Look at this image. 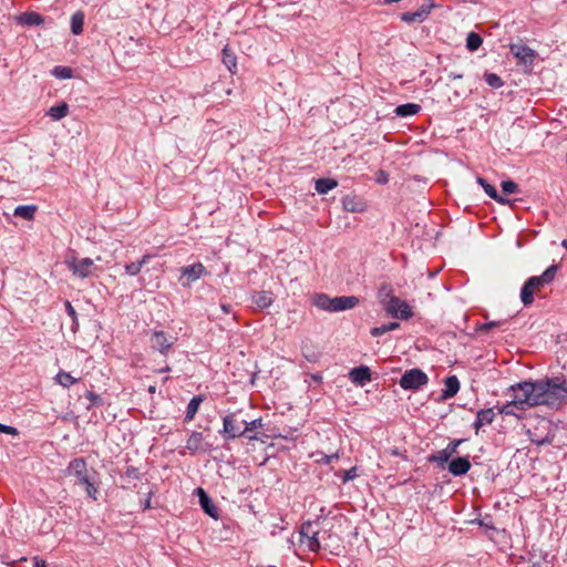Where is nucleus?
<instances>
[{
	"mask_svg": "<svg viewBox=\"0 0 567 567\" xmlns=\"http://www.w3.org/2000/svg\"><path fill=\"white\" fill-rule=\"evenodd\" d=\"M528 395L529 406H559L567 400L565 380L559 378L544 379L536 382L524 381L523 388Z\"/></svg>",
	"mask_w": 567,
	"mask_h": 567,
	"instance_id": "obj_1",
	"label": "nucleus"
},
{
	"mask_svg": "<svg viewBox=\"0 0 567 567\" xmlns=\"http://www.w3.org/2000/svg\"><path fill=\"white\" fill-rule=\"evenodd\" d=\"M558 271L557 265L549 266L540 276H533L528 278L522 290L520 300L525 306L534 302V296L542 290L546 285H549L556 277Z\"/></svg>",
	"mask_w": 567,
	"mask_h": 567,
	"instance_id": "obj_2",
	"label": "nucleus"
},
{
	"mask_svg": "<svg viewBox=\"0 0 567 567\" xmlns=\"http://www.w3.org/2000/svg\"><path fill=\"white\" fill-rule=\"evenodd\" d=\"M312 303L324 311L339 312L355 308L360 303V299L355 296L329 297L326 293H316Z\"/></svg>",
	"mask_w": 567,
	"mask_h": 567,
	"instance_id": "obj_3",
	"label": "nucleus"
},
{
	"mask_svg": "<svg viewBox=\"0 0 567 567\" xmlns=\"http://www.w3.org/2000/svg\"><path fill=\"white\" fill-rule=\"evenodd\" d=\"M522 388L523 382H518L509 388L514 393L513 399L499 409V414L516 415L515 410L525 411L530 408L528 395Z\"/></svg>",
	"mask_w": 567,
	"mask_h": 567,
	"instance_id": "obj_4",
	"label": "nucleus"
},
{
	"mask_svg": "<svg viewBox=\"0 0 567 567\" xmlns=\"http://www.w3.org/2000/svg\"><path fill=\"white\" fill-rule=\"evenodd\" d=\"M320 529L318 522H307L302 524L299 532V540L305 544L311 551H317L321 548V540L319 538Z\"/></svg>",
	"mask_w": 567,
	"mask_h": 567,
	"instance_id": "obj_5",
	"label": "nucleus"
},
{
	"mask_svg": "<svg viewBox=\"0 0 567 567\" xmlns=\"http://www.w3.org/2000/svg\"><path fill=\"white\" fill-rule=\"evenodd\" d=\"M429 382L426 373L419 368H413L404 372L400 379V386L404 390H419Z\"/></svg>",
	"mask_w": 567,
	"mask_h": 567,
	"instance_id": "obj_6",
	"label": "nucleus"
},
{
	"mask_svg": "<svg viewBox=\"0 0 567 567\" xmlns=\"http://www.w3.org/2000/svg\"><path fill=\"white\" fill-rule=\"evenodd\" d=\"M384 310L391 317L400 320H408L413 316V311L410 305L405 300L400 299L399 297L389 300V302H386V306L384 307Z\"/></svg>",
	"mask_w": 567,
	"mask_h": 567,
	"instance_id": "obj_7",
	"label": "nucleus"
},
{
	"mask_svg": "<svg viewBox=\"0 0 567 567\" xmlns=\"http://www.w3.org/2000/svg\"><path fill=\"white\" fill-rule=\"evenodd\" d=\"M264 424L261 420H255L246 425L241 435L247 436L251 441V446L254 450L258 447L257 443H266L265 439H269L270 436L265 433Z\"/></svg>",
	"mask_w": 567,
	"mask_h": 567,
	"instance_id": "obj_8",
	"label": "nucleus"
},
{
	"mask_svg": "<svg viewBox=\"0 0 567 567\" xmlns=\"http://www.w3.org/2000/svg\"><path fill=\"white\" fill-rule=\"evenodd\" d=\"M93 502H101L105 497V493L101 486L97 473L79 485Z\"/></svg>",
	"mask_w": 567,
	"mask_h": 567,
	"instance_id": "obj_9",
	"label": "nucleus"
},
{
	"mask_svg": "<svg viewBox=\"0 0 567 567\" xmlns=\"http://www.w3.org/2000/svg\"><path fill=\"white\" fill-rule=\"evenodd\" d=\"M96 472L92 468H89L87 464L84 460L76 458L72 461L69 465V474L74 477L75 483L80 485Z\"/></svg>",
	"mask_w": 567,
	"mask_h": 567,
	"instance_id": "obj_10",
	"label": "nucleus"
},
{
	"mask_svg": "<svg viewBox=\"0 0 567 567\" xmlns=\"http://www.w3.org/2000/svg\"><path fill=\"white\" fill-rule=\"evenodd\" d=\"M509 51L524 65H532L537 55L535 50L522 42L512 43Z\"/></svg>",
	"mask_w": 567,
	"mask_h": 567,
	"instance_id": "obj_11",
	"label": "nucleus"
},
{
	"mask_svg": "<svg viewBox=\"0 0 567 567\" xmlns=\"http://www.w3.org/2000/svg\"><path fill=\"white\" fill-rule=\"evenodd\" d=\"M435 7L436 4L429 0L427 2L423 3L416 11L403 12L400 18L406 23L423 22L425 19H427L431 10Z\"/></svg>",
	"mask_w": 567,
	"mask_h": 567,
	"instance_id": "obj_12",
	"label": "nucleus"
},
{
	"mask_svg": "<svg viewBox=\"0 0 567 567\" xmlns=\"http://www.w3.org/2000/svg\"><path fill=\"white\" fill-rule=\"evenodd\" d=\"M204 266L202 264H195L192 266L184 267L182 269V276L179 281L183 286H189L190 284L198 280L204 274Z\"/></svg>",
	"mask_w": 567,
	"mask_h": 567,
	"instance_id": "obj_13",
	"label": "nucleus"
},
{
	"mask_svg": "<svg viewBox=\"0 0 567 567\" xmlns=\"http://www.w3.org/2000/svg\"><path fill=\"white\" fill-rule=\"evenodd\" d=\"M174 342L175 338L164 331H155L151 337L152 347L161 352L168 350Z\"/></svg>",
	"mask_w": 567,
	"mask_h": 567,
	"instance_id": "obj_14",
	"label": "nucleus"
},
{
	"mask_svg": "<svg viewBox=\"0 0 567 567\" xmlns=\"http://www.w3.org/2000/svg\"><path fill=\"white\" fill-rule=\"evenodd\" d=\"M93 265L94 261L91 258H80L74 259L70 266L75 276L85 278L91 275Z\"/></svg>",
	"mask_w": 567,
	"mask_h": 567,
	"instance_id": "obj_15",
	"label": "nucleus"
},
{
	"mask_svg": "<svg viewBox=\"0 0 567 567\" xmlns=\"http://www.w3.org/2000/svg\"><path fill=\"white\" fill-rule=\"evenodd\" d=\"M471 468L468 457H456L449 463V471L454 476L466 474Z\"/></svg>",
	"mask_w": 567,
	"mask_h": 567,
	"instance_id": "obj_16",
	"label": "nucleus"
},
{
	"mask_svg": "<svg viewBox=\"0 0 567 567\" xmlns=\"http://www.w3.org/2000/svg\"><path fill=\"white\" fill-rule=\"evenodd\" d=\"M350 379L354 384L364 385L367 382L371 381V371L369 367L365 365L353 368L350 371Z\"/></svg>",
	"mask_w": 567,
	"mask_h": 567,
	"instance_id": "obj_17",
	"label": "nucleus"
},
{
	"mask_svg": "<svg viewBox=\"0 0 567 567\" xmlns=\"http://www.w3.org/2000/svg\"><path fill=\"white\" fill-rule=\"evenodd\" d=\"M494 419L495 412L492 408L480 410L476 413V420L473 424L476 434L478 433L482 426L491 424L494 421Z\"/></svg>",
	"mask_w": 567,
	"mask_h": 567,
	"instance_id": "obj_18",
	"label": "nucleus"
},
{
	"mask_svg": "<svg viewBox=\"0 0 567 567\" xmlns=\"http://www.w3.org/2000/svg\"><path fill=\"white\" fill-rule=\"evenodd\" d=\"M476 182L483 187V189L485 190V193L494 200H496L497 203L502 204V205H507L511 203L509 199L501 196L496 188L491 185L489 183H487V181L481 176H478L476 178Z\"/></svg>",
	"mask_w": 567,
	"mask_h": 567,
	"instance_id": "obj_19",
	"label": "nucleus"
},
{
	"mask_svg": "<svg viewBox=\"0 0 567 567\" xmlns=\"http://www.w3.org/2000/svg\"><path fill=\"white\" fill-rule=\"evenodd\" d=\"M196 493L199 497V503H200L203 509L205 511V513L207 515H209L212 518L217 519L218 518L217 509L214 506L212 499L205 493V491L199 487V488H197Z\"/></svg>",
	"mask_w": 567,
	"mask_h": 567,
	"instance_id": "obj_20",
	"label": "nucleus"
},
{
	"mask_svg": "<svg viewBox=\"0 0 567 567\" xmlns=\"http://www.w3.org/2000/svg\"><path fill=\"white\" fill-rule=\"evenodd\" d=\"M443 399H450L456 395L460 390V381L456 375H450L444 381Z\"/></svg>",
	"mask_w": 567,
	"mask_h": 567,
	"instance_id": "obj_21",
	"label": "nucleus"
},
{
	"mask_svg": "<svg viewBox=\"0 0 567 567\" xmlns=\"http://www.w3.org/2000/svg\"><path fill=\"white\" fill-rule=\"evenodd\" d=\"M392 298H396V296L394 295L393 287L386 282L381 284L378 289V299L379 302L383 306V308L386 306V302H389V300H391Z\"/></svg>",
	"mask_w": 567,
	"mask_h": 567,
	"instance_id": "obj_22",
	"label": "nucleus"
},
{
	"mask_svg": "<svg viewBox=\"0 0 567 567\" xmlns=\"http://www.w3.org/2000/svg\"><path fill=\"white\" fill-rule=\"evenodd\" d=\"M421 111V105L416 103H406L395 107L394 113L398 116L406 117L417 114Z\"/></svg>",
	"mask_w": 567,
	"mask_h": 567,
	"instance_id": "obj_23",
	"label": "nucleus"
},
{
	"mask_svg": "<svg viewBox=\"0 0 567 567\" xmlns=\"http://www.w3.org/2000/svg\"><path fill=\"white\" fill-rule=\"evenodd\" d=\"M18 22L25 25H41L44 19L35 12H25L18 17Z\"/></svg>",
	"mask_w": 567,
	"mask_h": 567,
	"instance_id": "obj_24",
	"label": "nucleus"
},
{
	"mask_svg": "<svg viewBox=\"0 0 567 567\" xmlns=\"http://www.w3.org/2000/svg\"><path fill=\"white\" fill-rule=\"evenodd\" d=\"M338 186V182L333 178H319L316 181V190L319 194H327Z\"/></svg>",
	"mask_w": 567,
	"mask_h": 567,
	"instance_id": "obj_25",
	"label": "nucleus"
},
{
	"mask_svg": "<svg viewBox=\"0 0 567 567\" xmlns=\"http://www.w3.org/2000/svg\"><path fill=\"white\" fill-rule=\"evenodd\" d=\"M252 300L256 307L264 309L271 303L272 298L269 292L260 291L252 297Z\"/></svg>",
	"mask_w": 567,
	"mask_h": 567,
	"instance_id": "obj_26",
	"label": "nucleus"
},
{
	"mask_svg": "<svg viewBox=\"0 0 567 567\" xmlns=\"http://www.w3.org/2000/svg\"><path fill=\"white\" fill-rule=\"evenodd\" d=\"M203 434L200 432H193L186 441V449L189 451H198L202 449Z\"/></svg>",
	"mask_w": 567,
	"mask_h": 567,
	"instance_id": "obj_27",
	"label": "nucleus"
},
{
	"mask_svg": "<svg viewBox=\"0 0 567 567\" xmlns=\"http://www.w3.org/2000/svg\"><path fill=\"white\" fill-rule=\"evenodd\" d=\"M319 538L321 540V548H331L334 545L338 547L337 537H334L329 530L320 529Z\"/></svg>",
	"mask_w": 567,
	"mask_h": 567,
	"instance_id": "obj_28",
	"label": "nucleus"
},
{
	"mask_svg": "<svg viewBox=\"0 0 567 567\" xmlns=\"http://www.w3.org/2000/svg\"><path fill=\"white\" fill-rule=\"evenodd\" d=\"M56 382L64 386V388H69L71 385H73L76 381H78V378H75L74 375H72L70 372H65V371H60L58 374H56V378H55Z\"/></svg>",
	"mask_w": 567,
	"mask_h": 567,
	"instance_id": "obj_29",
	"label": "nucleus"
},
{
	"mask_svg": "<svg viewBox=\"0 0 567 567\" xmlns=\"http://www.w3.org/2000/svg\"><path fill=\"white\" fill-rule=\"evenodd\" d=\"M483 43L482 37L476 32H470L466 38V48L470 51H476Z\"/></svg>",
	"mask_w": 567,
	"mask_h": 567,
	"instance_id": "obj_30",
	"label": "nucleus"
},
{
	"mask_svg": "<svg viewBox=\"0 0 567 567\" xmlns=\"http://www.w3.org/2000/svg\"><path fill=\"white\" fill-rule=\"evenodd\" d=\"M84 24V14L82 12H76L72 16L71 19V30L74 34H80L83 31Z\"/></svg>",
	"mask_w": 567,
	"mask_h": 567,
	"instance_id": "obj_31",
	"label": "nucleus"
},
{
	"mask_svg": "<svg viewBox=\"0 0 567 567\" xmlns=\"http://www.w3.org/2000/svg\"><path fill=\"white\" fill-rule=\"evenodd\" d=\"M68 104L66 103H62L60 105H56V106H52L48 114L53 118V120H61L63 118L64 116H66L68 114Z\"/></svg>",
	"mask_w": 567,
	"mask_h": 567,
	"instance_id": "obj_32",
	"label": "nucleus"
},
{
	"mask_svg": "<svg viewBox=\"0 0 567 567\" xmlns=\"http://www.w3.org/2000/svg\"><path fill=\"white\" fill-rule=\"evenodd\" d=\"M343 208L347 212L355 213L362 210V205L357 202L354 196H347L343 199Z\"/></svg>",
	"mask_w": 567,
	"mask_h": 567,
	"instance_id": "obj_33",
	"label": "nucleus"
},
{
	"mask_svg": "<svg viewBox=\"0 0 567 567\" xmlns=\"http://www.w3.org/2000/svg\"><path fill=\"white\" fill-rule=\"evenodd\" d=\"M200 404V400L198 398L192 399V401L188 403L187 412H186V421H192L195 416V414L198 411Z\"/></svg>",
	"mask_w": 567,
	"mask_h": 567,
	"instance_id": "obj_34",
	"label": "nucleus"
},
{
	"mask_svg": "<svg viewBox=\"0 0 567 567\" xmlns=\"http://www.w3.org/2000/svg\"><path fill=\"white\" fill-rule=\"evenodd\" d=\"M484 79H485V82L494 89H498V87L503 86V84H504L501 76H498L495 73H485Z\"/></svg>",
	"mask_w": 567,
	"mask_h": 567,
	"instance_id": "obj_35",
	"label": "nucleus"
},
{
	"mask_svg": "<svg viewBox=\"0 0 567 567\" xmlns=\"http://www.w3.org/2000/svg\"><path fill=\"white\" fill-rule=\"evenodd\" d=\"M235 420L233 416H227L224 420V431L228 434H230L233 437L237 435L238 427L235 424Z\"/></svg>",
	"mask_w": 567,
	"mask_h": 567,
	"instance_id": "obj_36",
	"label": "nucleus"
},
{
	"mask_svg": "<svg viewBox=\"0 0 567 567\" xmlns=\"http://www.w3.org/2000/svg\"><path fill=\"white\" fill-rule=\"evenodd\" d=\"M35 207L32 206H20L16 209L14 214L25 219H32Z\"/></svg>",
	"mask_w": 567,
	"mask_h": 567,
	"instance_id": "obj_37",
	"label": "nucleus"
},
{
	"mask_svg": "<svg viewBox=\"0 0 567 567\" xmlns=\"http://www.w3.org/2000/svg\"><path fill=\"white\" fill-rule=\"evenodd\" d=\"M501 187L506 195L515 194L518 190V185L513 181L502 182Z\"/></svg>",
	"mask_w": 567,
	"mask_h": 567,
	"instance_id": "obj_38",
	"label": "nucleus"
},
{
	"mask_svg": "<svg viewBox=\"0 0 567 567\" xmlns=\"http://www.w3.org/2000/svg\"><path fill=\"white\" fill-rule=\"evenodd\" d=\"M53 74L59 79L72 78V70L69 68H55Z\"/></svg>",
	"mask_w": 567,
	"mask_h": 567,
	"instance_id": "obj_39",
	"label": "nucleus"
},
{
	"mask_svg": "<svg viewBox=\"0 0 567 567\" xmlns=\"http://www.w3.org/2000/svg\"><path fill=\"white\" fill-rule=\"evenodd\" d=\"M375 182L381 185L386 184L389 182V174L383 169L378 171L375 173Z\"/></svg>",
	"mask_w": 567,
	"mask_h": 567,
	"instance_id": "obj_40",
	"label": "nucleus"
},
{
	"mask_svg": "<svg viewBox=\"0 0 567 567\" xmlns=\"http://www.w3.org/2000/svg\"><path fill=\"white\" fill-rule=\"evenodd\" d=\"M499 324H501L499 321H489V322L483 323L477 328V332H487L489 329H492L494 327H498Z\"/></svg>",
	"mask_w": 567,
	"mask_h": 567,
	"instance_id": "obj_41",
	"label": "nucleus"
},
{
	"mask_svg": "<svg viewBox=\"0 0 567 567\" xmlns=\"http://www.w3.org/2000/svg\"><path fill=\"white\" fill-rule=\"evenodd\" d=\"M389 332L386 324H382L380 327H374L370 330L371 336L373 337H380L384 333Z\"/></svg>",
	"mask_w": 567,
	"mask_h": 567,
	"instance_id": "obj_42",
	"label": "nucleus"
},
{
	"mask_svg": "<svg viewBox=\"0 0 567 567\" xmlns=\"http://www.w3.org/2000/svg\"><path fill=\"white\" fill-rule=\"evenodd\" d=\"M462 442L463 440H454L447 444L446 450L451 455H453L457 452V447L462 444Z\"/></svg>",
	"mask_w": 567,
	"mask_h": 567,
	"instance_id": "obj_43",
	"label": "nucleus"
},
{
	"mask_svg": "<svg viewBox=\"0 0 567 567\" xmlns=\"http://www.w3.org/2000/svg\"><path fill=\"white\" fill-rule=\"evenodd\" d=\"M355 477H357V468L352 467V468L343 472L342 482L346 483Z\"/></svg>",
	"mask_w": 567,
	"mask_h": 567,
	"instance_id": "obj_44",
	"label": "nucleus"
},
{
	"mask_svg": "<svg viewBox=\"0 0 567 567\" xmlns=\"http://www.w3.org/2000/svg\"><path fill=\"white\" fill-rule=\"evenodd\" d=\"M0 433H6L9 435H13V436L19 434V432L16 427L2 425V424H0Z\"/></svg>",
	"mask_w": 567,
	"mask_h": 567,
	"instance_id": "obj_45",
	"label": "nucleus"
},
{
	"mask_svg": "<svg viewBox=\"0 0 567 567\" xmlns=\"http://www.w3.org/2000/svg\"><path fill=\"white\" fill-rule=\"evenodd\" d=\"M558 361L561 364L563 369L567 370V348L561 350L560 355L558 357Z\"/></svg>",
	"mask_w": 567,
	"mask_h": 567,
	"instance_id": "obj_46",
	"label": "nucleus"
},
{
	"mask_svg": "<svg viewBox=\"0 0 567 567\" xmlns=\"http://www.w3.org/2000/svg\"><path fill=\"white\" fill-rule=\"evenodd\" d=\"M339 456L338 454L332 455H322L321 458L317 460V462H323L326 464H330L332 460H337Z\"/></svg>",
	"mask_w": 567,
	"mask_h": 567,
	"instance_id": "obj_47",
	"label": "nucleus"
},
{
	"mask_svg": "<svg viewBox=\"0 0 567 567\" xmlns=\"http://www.w3.org/2000/svg\"><path fill=\"white\" fill-rule=\"evenodd\" d=\"M450 457H451V454L449 453V451L446 449H444L443 451L440 452L437 460L441 462H447Z\"/></svg>",
	"mask_w": 567,
	"mask_h": 567,
	"instance_id": "obj_48",
	"label": "nucleus"
},
{
	"mask_svg": "<svg viewBox=\"0 0 567 567\" xmlns=\"http://www.w3.org/2000/svg\"><path fill=\"white\" fill-rule=\"evenodd\" d=\"M385 324H386L389 331L396 330V329L400 328V323L399 322H389V323H385Z\"/></svg>",
	"mask_w": 567,
	"mask_h": 567,
	"instance_id": "obj_49",
	"label": "nucleus"
},
{
	"mask_svg": "<svg viewBox=\"0 0 567 567\" xmlns=\"http://www.w3.org/2000/svg\"><path fill=\"white\" fill-rule=\"evenodd\" d=\"M449 78H450V79H452V80H460V79H462V78H463V74H461V73H454V72H451V73L449 74Z\"/></svg>",
	"mask_w": 567,
	"mask_h": 567,
	"instance_id": "obj_50",
	"label": "nucleus"
},
{
	"mask_svg": "<svg viewBox=\"0 0 567 567\" xmlns=\"http://www.w3.org/2000/svg\"><path fill=\"white\" fill-rule=\"evenodd\" d=\"M155 391H156V389H155V386H154V385H151V386L148 388V392H150V393H155Z\"/></svg>",
	"mask_w": 567,
	"mask_h": 567,
	"instance_id": "obj_51",
	"label": "nucleus"
},
{
	"mask_svg": "<svg viewBox=\"0 0 567 567\" xmlns=\"http://www.w3.org/2000/svg\"><path fill=\"white\" fill-rule=\"evenodd\" d=\"M561 245L567 248V239L563 240Z\"/></svg>",
	"mask_w": 567,
	"mask_h": 567,
	"instance_id": "obj_52",
	"label": "nucleus"
},
{
	"mask_svg": "<svg viewBox=\"0 0 567 567\" xmlns=\"http://www.w3.org/2000/svg\"><path fill=\"white\" fill-rule=\"evenodd\" d=\"M150 507H151V502H150V501H147V503H146V508H150Z\"/></svg>",
	"mask_w": 567,
	"mask_h": 567,
	"instance_id": "obj_53",
	"label": "nucleus"
},
{
	"mask_svg": "<svg viewBox=\"0 0 567 567\" xmlns=\"http://www.w3.org/2000/svg\"><path fill=\"white\" fill-rule=\"evenodd\" d=\"M45 566V563L42 561L41 564H39V567H44Z\"/></svg>",
	"mask_w": 567,
	"mask_h": 567,
	"instance_id": "obj_54",
	"label": "nucleus"
},
{
	"mask_svg": "<svg viewBox=\"0 0 567 567\" xmlns=\"http://www.w3.org/2000/svg\"><path fill=\"white\" fill-rule=\"evenodd\" d=\"M45 566V563L42 561L41 564H39V567H44Z\"/></svg>",
	"mask_w": 567,
	"mask_h": 567,
	"instance_id": "obj_55",
	"label": "nucleus"
},
{
	"mask_svg": "<svg viewBox=\"0 0 567 567\" xmlns=\"http://www.w3.org/2000/svg\"><path fill=\"white\" fill-rule=\"evenodd\" d=\"M565 390L567 391V385L565 384Z\"/></svg>",
	"mask_w": 567,
	"mask_h": 567,
	"instance_id": "obj_56",
	"label": "nucleus"
}]
</instances>
